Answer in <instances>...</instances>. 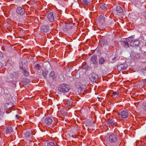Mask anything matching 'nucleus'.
Listing matches in <instances>:
<instances>
[{"label": "nucleus", "mask_w": 146, "mask_h": 146, "mask_svg": "<svg viewBox=\"0 0 146 146\" xmlns=\"http://www.w3.org/2000/svg\"><path fill=\"white\" fill-rule=\"evenodd\" d=\"M70 89L69 86L65 84H63L60 85L58 90L60 92L65 93L68 92Z\"/></svg>", "instance_id": "nucleus-1"}, {"label": "nucleus", "mask_w": 146, "mask_h": 146, "mask_svg": "<svg viewBox=\"0 0 146 146\" xmlns=\"http://www.w3.org/2000/svg\"><path fill=\"white\" fill-rule=\"evenodd\" d=\"M42 123L44 125H48L51 124L52 122V119L50 117H48L45 119L42 118L41 120Z\"/></svg>", "instance_id": "nucleus-2"}, {"label": "nucleus", "mask_w": 146, "mask_h": 146, "mask_svg": "<svg viewBox=\"0 0 146 146\" xmlns=\"http://www.w3.org/2000/svg\"><path fill=\"white\" fill-rule=\"evenodd\" d=\"M117 138L118 136L117 135L113 133H111L109 136V141L111 143H114L117 140Z\"/></svg>", "instance_id": "nucleus-3"}, {"label": "nucleus", "mask_w": 146, "mask_h": 146, "mask_svg": "<svg viewBox=\"0 0 146 146\" xmlns=\"http://www.w3.org/2000/svg\"><path fill=\"white\" fill-rule=\"evenodd\" d=\"M16 12L18 15H23L25 14V10L23 7H19L17 8Z\"/></svg>", "instance_id": "nucleus-4"}, {"label": "nucleus", "mask_w": 146, "mask_h": 146, "mask_svg": "<svg viewBox=\"0 0 146 146\" xmlns=\"http://www.w3.org/2000/svg\"><path fill=\"white\" fill-rule=\"evenodd\" d=\"M98 78V75L94 73H92L90 77V79L93 82H95Z\"/></svg>", "instance_id": "nucleus-5"}, {"label": "nucleus", "mask_w": 146, "mask_h": 146, "mask_svg": "<svg viewBox=\"0 0 146 146\" xmlns=\"http://www.w3.org/2000/svg\"><path fill=\"white\" fill-rule=\"evenodd\" d=\"M139 44V41L137 40H131L130 43V45L132 46H138Z\"/></svg>", "instance_id": "nucleus-6"}, {"label": "nucleus", "mask_w": 146, "mask_h": 146, "mask_svg": "<svg viewBox=\"0 0 146 146\" xmlns=\"http://www.w3.org/2000/svg\"><path fill=\"white\" fill-rule=\"evenodd\" d=\"M47 17L48 20L50 22H52L54 20L53 13L50 12L48 14Z\"/></svg>", "instance_id": "nucleus-7"}, {"label": "nucleus", "mask_w": 146, "mask_h": 146, "mask_svg": "<svg viewBox=\"0 0 146 146\" xmlns=\"http://www.w3.org/2000/svg\"><path fill=\"white\" fill-rule=\"evenodd\" d=\"M127 65L126 64H120L117 67V69L120 71L124 70H126L127 67Z\"/></svg>", "instance_id": "nucleus-8"}, {"label": "nucleus", "mask_w": 146, "mask_h": 146, "mask_svg": "<svg viewBox=\"0 0 146 146\" xmlns=\"http://www.w3.org/2000/svg\"><path fill=\"white\" fill-rule=\"evenodd\" d=\"M121 117L122 118H126L128 116V113L126 110H123L121 112Z\"/></svg>", "instance_id": "nucleus-9"}, {"label": "nucleus", "mask_w": 146, "mask_h": 146, "mask_svg": "<svg viewBox=\"0 0 146 146\" xmlns=\"http://www.w3.org/2000/svg\"><path fill=\"white\" fill-rule=\"evenodd\" d=\"M49 30V27L47 25L45 26L44 25L40 28L41 31L44 32H47Z\"/></svg>", "instance_id": "nucleus-10"}, {"label": "nucleus", "mask_w": 146, "mask_h": 146, "mask_svg": "<svg viewBox=\"0 0 146 146\" xmlns=\"http://www.w3.org/2000/svg\"><path fill=\"white\" fill-rule=\"evenodd\" d=\"M98 20L100 23L102 25H103L105 22V18L103 16L100 15L98 17Z\"/></svg>", "instance_id": "nucleus-11"}, {"label": "nucleus", "mask_w": 146, "mask_h": 146, "mask_svg": "<svg viewBox=\"0 0 146 146\" xmlns=\"http://www.w3.org/2000/svg\"><path fill=\"white\" fill-rule=\"evenodd\" d=\"M12 107V104L9 103H6L5 104L4 108L5 110L10 108Z\"/></svg>", "instance_id": "nucleus-12"}, {"label": "nucleus", "mask_w": 146, "mask_h": 146, "mask_svg": "<svg viewBox=\"0 0 146 146\" xmlns=\"http://www.w3.org/2000/svg\"><path fill=\"white\" fill-rule=\"evenodd\" d=\"M108 123L109 125V126H113L114 124V120L113 119H109L108 121Z\"/></svg>", "instance_id": "nucleus-13"}, {"label": "nucleus", "mask_w": 146, "mask_h": 146, "mask_svg": "<svg viewBox=\"0 0 146 146\" xmlns=\"http://www.w3.org/2000/svg\"><path fill=\"white\" fill-rule=\"evenodd\" d=\"M116 10V11L119 13H122L123 12V9L120 6H117Z\"/></svg>", "instance_id": "nucleus-14"}, {"label": "nucleus", "mask_w": 146, "mask_h": 146, "mask_svg": "<svg viewBox=\"0 0 146 146\" xmlns=\"http://www.w3.org/2000/svg\"><path fill=\"white\" fill-rule=\"evenodd\" d=\"M72 102L71 100H68L65 101L64 104L66 106H70L72 104Z\"/></svg>", "instance_id": "nucleus-15"}, {"label": "nucleus", "mask_w": 146, "mask_h": 146, "mask_svg": "<svg viewBox=\"0 0 146 146\" xmlns=\"http://www.w3.org/2000/svg\"><path fill=\"white\" fill-rule=\"evenodd\" d=\"M13 131L12 127L11 126H9L7 127L6 132L8 133H10Z\"/></svg>", "instance_id": "nucleus-16"}, {"label": "nucleus", "mask_w": 146, "mask_h": 146, "mask_svg": "<svg viewBox=\"0 0 146 146\" xmlns=\"http://www.w3.org/2000/svg\"><path fill=\"white\" fill-rule=\"evenodd\" d=\"M96 60L97 57L95 56H93L91 58V60L94 64L96 63Z\"/></svg>", "instance_id": "nucleus-17"}, {"label": "nucleus", "mask_w": 146, "mask_h": 146, "mask_svg": "<svg viewBox=\"0 0 146 146\" xmlns=\"http://www.w3.org/2000/svg\"><path fill=\"white\" fill-rule=\"evenodd\" d=\"M131 55L134 58H136L139 57V54L135 53H132Z\"/></svg>", "instance_id": "nucleus-18"}, {"label": "nucleus", "mask_w": 146, "mask_h": 146, "mask_svg": "<svg viewBox=\"0 0 146 146\" xmlns=\"http://www.w3.org/2000/svg\"><path fill=\"white\" fill-rule=\"evenodd\" d=\"M119 92L118 91L115 92H113L112 94V96L113 97V98H115L117 97L118 95L119 94Z\"/></svg>", "instance_id": "nucleus-19"}, {"label": "nucleus", "mask_w": 146, "mask_h": 146, "mask_svg": "<svg viewBox=\"0 0 146 146\" xmlns=\"http://www.w3.org/2000/svg\"><path fill=\"white\" fill-rule=\"evenodd\" d=\"M82 4L84 5H89L90 3L87 0H83L82 1Z\"/></svg>", "instance_id": "nucleus-20"}, {"label": "nucleus", "mask_w": 146, "mask_h": 146, "mask_svg": "<svg viewBox=\"0 0 146 146\" xmlns=\"http://www.w3.org/2000/svg\"><path fill=\"white\" fill-rule=\"evenodd\" d=\"M50 75L53 79H54L56 78V77L54 75V72H51L50 74Z\"/></svg>", "instance_id": "nucleus-21"}, {"label": "nucleus", "mask_w": 146, "mask_h": 146, "mask_svg": "<svg viewBox=\"0 0 146 146\" xmlns=\"http://www.w3.org/2000/svg\"><path fill=\"white\" fill-rule=\"evenodd\" d=\"M48 73V72L47 70H45L43 71L42 72V74L44 78H46Z\"/></svg>", "instance_id": "nucleus-22"}, {"label": "nucleus", "mask_w": 146, "mask_h": 146, "mask_svg": "<svg viewBox=\"0 0 146 146\" xmlns=\"http://www.w3.org/2000/svg\"><path fill=\"white\" fill-rule=\"evenodd\" d=\"M23 71L24 75L25 76H28L29 75V72H27L26 70L23 69Z\"/></svg>", "instance_id": "nucleus-23"}, {"label": "nucleus", "mask_w": 146, "mask_h": 146, "mask_svg": "<svg viewBox=\"0 0 146 146\" xmlns=\"http://www.w3.org/2000/svg\"><path fill=\"white\" fill-rule=\"evenodd\" d=\"M105 62V60L104 58L101 57L99 60V63L100 64H102Z\"/></svg>", "instance_id": "nucleus-24"}, {"label": "nucleus", "mask_w": 146, "mask_h": 146, "mask_svg": "<svg viewBox=\"0 0 146 146\" xmlns=\"http://www.w3.org/2000/svg\"><path fill=\"white\" fill-rule=\"evenodd\" d=\"M31 133L29 131H27L25 133V137L27 138H29L30 137Z\"/></svg>", "instance_id": "nucleus-25"}, {"label": "nucleus", "mask_w": 146, "mask_h": 146, "mask_svg": "<svg viewBox=\"0 0 146 146\" xmlns=\"http://www.w3.org/2000/svg\"><path fill=\"white\" fill-rule=\"evenodd\" d=\"M141 83L143 85L146 84V78L145 79H142L140 81Z\"/></svg>", "instance_id": "nucleus-26"}, {"label": "nucleus", "mask_w": 146, "mask_h": 146, "mask_svg": "<svg viewBox=\"0 0 146 146\" xmlns=\"http://www.w3.org/2000/svg\"><path fill=\"white\" fill-rule=\"evenodd\" d=\"M48 146H55L54 143L52 142H49L47 144Z\"/></svg>", "instance_id": "nucleus-27"}, {"label": "nucleus", "mask_w": 146, "mask_h": 146, "mask_svg": "<svg viewBox=\"0 0 146 146\" xmlns=\"http://www.w3.org/2000/svg\"><path fill=\"white\" fill-rule=\"evenodd\" d=\"M35 67V68L37 70L40 69L41 67L40 66V65L38 64H36V65Z\"/></svg>", "instance_id": "nucleus-28"}, {"label": "nucleus", "mask_w": 146, "mask_h": 146, "mask_svg": "<svg viewBox=\"0 0 146 146\" xmlns=\"http://www.w3.org/2000/svg\"><path fill=\"white\" fill-rule=\"evenodd\" d=\"M100 8H101L103 10H105L106 9V6L103 5H100Z\"/></svg>", "instance_id": "nucleus-29"}, {"label": "nucleus", "mask_w": 146, "mask_h": 146, "mask_svg": "<svg viewBox=\"0 0 146 146\" xmlns=\"http://www.w3.org/2000/svg\"><path fill=\"white\" fill-rule=\"evenodd\" d=\"M129 46V43L128 42H125L124 43V46L127 48Z\"/></svg>", "instance_id": "nucleus-30"}, {"label": "nucleus", "mask_w": 146, "mask_h": 146, "mask_svg": "<svg viewBox=\"0 0 146 146\" xmlns=\"http://www.w3.org/2000/svg\"><path fill=\"white\" fill-rule=\"evenodd\" d=\"M143 106H144L143 108L144 110L146 111V102H144L143 104Z\"/></svg>", "instance_id": "nucleus-31"}, {"label": "nucleus", "mask_w": 146, "mask_h": 146, "mask_svg": "<svg viewBox=\"0 0 146 146\" xmlns=\"http://www.w3.org/2000/svg\"><path fill=\"white\" fill-rule=\"evenodd\" d=\"M131 39V38L129 37L126 40V41L127 42H129L130 41V39Z\"/></svg>", "instance_id": "nucleus-32"}, {"label": "nucleus", "mask_w": 146, "mask_h": 146, "mask_svg": "<svg viewBox=\"0 0 146 146\" xmlns=\"http://www.w3.org/2000/svg\"><path fill=\"white\" fill-rule=\"evenodd\" d=\"M144 15L145 19H146V11L145 12L144 14Z\"/></svg>", "instance_id": "nucleus-33"}, {"label": "nucleus", "mask_w": 146, "mask_h": 146, "mask_svg": "<svg viewBox=\"0 0 146 146\" xmlns=\"http://www.w3.org/2000/svg\"><path fill=\"white\" fill-rule=\"evenodd\" d=\"M3 65V64L1 62H0V68H1Z\"/></svg>", "instance_id": "nucleus-34"}, {"label": "nucleus", "mask_w": 146, "mask_h": 146, "mask_svg": "<svg viewBox=\"0 0 146 146\" xmlns=\"http://www.w3.org/2000/svg\"><path fill=\"white\" fill-rule=\"evenodd\" d=\"M116 58L115 57H114L113 58H112L111 59L113 61Z\"/></svg>", "instance_id": "nucleus-35"}, {"label": "nucleus", "mask_w": 146, "mask_h": 146, "mask_svg": "<svg viewBox=\"0 0 146 146\" xmlns=\"http://www.w3.org/2000/svg\"><path fill=\"white\" fill-rule=\"evenodd\" d=\"M117 115H118V116H120V115H121V113H118L117 114Z\"/></svg>", "instance_id": "nucleus-36"}, {"label": "nucleus", "mask_w": 146, "mask_h": 146, "mask_svg": "<svg viewBox=\"0 0 146 146\" xmlns=\"http://www.w3.org/2000/svg\"><path fill=\"white\" fill-rule=\"evenodd\" d=\"M15 117H19V116H18V115H15Z\"/></svg>", "instance_id": "nucleus-37"}]
</instances>
